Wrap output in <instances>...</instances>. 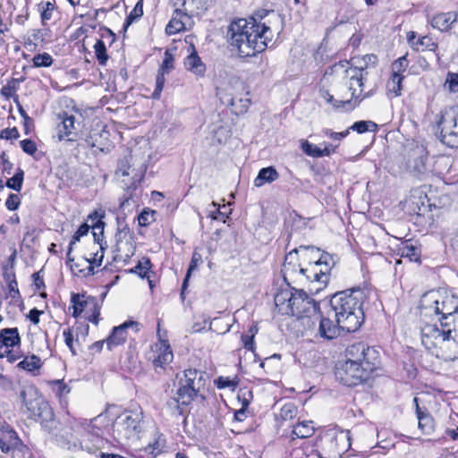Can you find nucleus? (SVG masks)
Listing matches in <instances>:
<instances>
[{
	"label": "nucleus",
	"mask_w": 458,
	"mask_h": 458,
	"mask_svg": "<svg viewBox=\"0 0 458 458\" xmlns=\"http://www.w3.org/2000/svg\"><path fill=\"white\" fill-rule=\"evenodd\" d=\"M409 65V61L407 59V55H403L396 59L392 64V73L393 74H398L400 76H403V73L406 71L407 67Z\"/></svg>",
	"instance_id": "42"
},
{
	"label": "nucleus",
	"mask_w": 458,
	"mask_h": 458,
	"mask_svg": "<svg viewBox=\"0 0 458 458\" xmlns=\"http://www.w3.org/2000/svg\"><path fill=\"white\" fill-rule=\"evenodd\" d=\"M22 357V353L21 352H16L13 349H4L2 350L0 348V359L6 358L7 361L10 363H14Z\"/></svg>",
	"instance_id": "47"
},
{
	"label": "nucleus",
	"mask_w": 458,
	"mask_h": 458,
	"mask_svg": "<svg viewBox=\"0 0 458 458\" xmlns=\"http://www.w3.org/2000/svg\"><path fill=\"white\" fill-rule=\"evenodd\" d=\"M132 325H136V323L132 321L124 322L123 325L114 327L111 335L106 340L109 350L125 342L127 338V328Z\"/></svg>",
	"instance_id": "28"
},
{
	"label": "nucleus",
	"mask_w": 458,
	"mask_h": 458,
	"mask_svg": "<svg viewBox=\"0 0 458 458\" xmlns=\"http://www.w3.org/2000/svg\"><path fill=\"white\" fill-rule=\"evenodd\" d=\"M21 204V199L17 194H10L6 199L5 206L7 209L13 211L16 210Z\"/></svg>",
	"instance_id": "57"
},
{
	"label": "nucleus",
	"mask_w": 458,
	"mask_h": 458,
	"mask_svg": "<svg viewBox=\"0 0 458 458\" xmlns=\"http://www.w3.org/2000/svg\"><path fill=\"white\" fill-rule=\"evenodd\" d=\"M191 53L185 58L184 66L187 71L194 73L198 77H204L206 65L198 55L194 47H191Z\"/></svg>",
	"instance_id": "26"
},
{
	"label": "nucleus",
	"mask_w": 458,
	"mask_h": 458,
	"mask_svg": "<svg viewBox=\"0 0 458 458\" xmlns=\"http://www.w3.org/2000/svg\"><path fill=\"white\" fill-rule=\"evenodd\" d=\"M151 261L148 258H143L141 260L138 262V264L130 269L131 273L137 274L141 278H146L148 282L149 287L153 288V281L149 276V270L151 268Z\"/></svg>",
	"instance_id": "33"
},
{
	"label": "nucleus",
	"mask_w": 458,
	"mask_h": 458,
	"mask_svg": "<svg viewBox=\"0 0 458 458\" xmlns=\"http://www.w3.org/2000/svg\"><path fill=\"white\" fill-rule=\"evenodd\" d=\"M439 138L444 144L458 148V106H448L436 116Z\"/></svg>",
	"instance_id": "7"
},
{
	"label": "nucleus",
	"mask_w": 458,
	"mask_h": 458,
	"mask_svg": "<svg viewBox=\"0 0 458 458\" xmlns=\"http://www.w3.org/2000/svg\"><path fill=\"white\" fill-rule=\"evenodd\" d=\"M421 307L425 315L438 316L437 324H427L421 328L422 344L428 350L436 348L437 357L445 360L458 358V335L454 329V314L458 310V299L447 293L429 292L423 295Z\"/></svg>",
	"instance_id": "1"
},
{
	"label": "nucleus",
	"mask_w": 458,
	"mask_h": 458,
	"mask_svg": "<svg viewBox=\"0 0 458 458\" xmlns=\"http://www.w3.org/2000/svg\"><path fill=\"white\" fill-rule=\"evenodd\" d=\"M143 14L141 2L137 3L134 9L130 13L126 18V26L131 24L137 18H140Z\"/></svg>",
	"instance_id": "52"
},
{
	"label": "nucleus",
	"mask_w": 458,
	"mask_h": 458,
	"mask_svg": "<svg viewBox=\"0 0 458 458\" xmlns=\"http://www.w3.org/2000/svg\"><path fill=\"white\" fill-rule=\"evenodd\" d=\"M20 398L31 416L38 418L42 428L49 434L58 445L67 450L83 449V437L98 435L91 422L86 420H74L70 426L60 428V423L55 419L50 404L38 394L33 386H25L20 393Z\"/></svg>",
	"instance_id": "2"
},
{
	"label": "nucleus",
	"mask_w": 458,
	"mask_h": 458,
	"mask_svg": "<svg viewBox=\"0 0 458 458\" xmlns=\"http://www.w3.org/2000/svg\"><path fill=\"white\" fill-rule=\"evenodd\" d=\"M10 452L13 458H32L30 448L23 445L21 440L18 442V445H14L10 448Z\"/></svg>",
	"instance_id": "39"
},
{
	"label": "nucleus",
	"mask_w": 458,
	"mask_h": 458,
	"mask_svg": "<svg viewBox=\"0 0 458 458\" xmlns=\"http://www.w3.org/2000/svg\"><path fill=\"white\" fill-rule=\"evenodd\" d=\"M269 14H273L274 15L273 12H269L267 10H260V11L256 12L252 17L248 19V21H255V23L257 25L264 24L265 22H267V25L269 26V24H270V21L269 20L263 21Z\"/></svg>",
	"instance_id": "48"
},
{
	"label": "nucleus",
	"mask_w": 458,
	"mask_h": 458,
	"mask_svg": "<svg viewBox=\"0 0 458 458\" xmlns=\"http://www.w3.org/2000/svg\"><path fill=\"white\" fill-rule=\"evenodd\" d=\"M417 47H422L423 50L436 51L437 44L428 36L421 37L416 41ZM418 49V47H416Z\"/></svg>",
	"instance_id": "46"
},
{
	"label": "nucleus",
	"mask_w": 458,
	"mask_h": 458,
	"mask_svg": "<svg viewBox=\"0 0 458 458\" xmlns=\"http://www.w3.org/2000/svg\"><path fill=\"white\" fill-rule=\"evenodd\" d=\"M348 134H349V130H346V131H342V132H335V131H332L330 130H326L325 131V135L329 137L330 139H332L334 140H341L344 137H346Z\"/></svg>",
	"instance_id": "62"
},
{
	"label": "nucleus",
	"mask_w": 458,
	"mask_h": 458,
	"mask_svg": "<svg viewBox=\"0 0 458 458\" xmlns=\"http://www.w3.org/2000/svg\"><path fill=\"white\" fill-rule=\"evenodd\" d=\"M93 47L99 64L105 65L109 58L106 53V42L103 39H98Z\"/></svg>",
	"instance_id": "38"
},
{
	"label": "nucleus",
	"mask_w": 458,
	"mask_h": 458,
	"mask_svg": "<svg viewBox=\"0 0 458 458\" xmlns=\"http://www.w3.org/2000/svg\"><path fill=\"white\" fill-rule=\"evenodd\" d=\"M21 345V337L16 327L0 330V348L13 349Z\"/></svg>",
	"instance_id": "24"
},
{
	"label": "nucleus",
	"mask_w": 458,
	"mask_h": 458,
	"mask_svg": "<svg viewBox=\"0 0 458 458\" xmlns=\"http://www.w3.org/2000/svg\"><path fill=\"white\" fill-rule=\"evenodd\" d=\"M143 412L141 411H124L119 415L114 425V434L118 442L126 445L136 443L142 429Z\"/></svg>",
	"instance_id": "5"
},
{
	"label": "nucleus",
	"mask_w": 458,
	"mask_h": 458,
	"mask_svg": "<svg viewBox=\"0 0 458 458\" xmlns=\"http://www.w3.org/2000/svg\"><path fill=\"white\" fill-rule=\"evenodd\" d=\"M98 34L100 36L99 39H103L106 44L112 45L115 39V34L108 28L106 27H100L98 30Z\"/></svg>",
	"instance_id": "50"
},
{
	"label": "nucleus",
	"mask_w": 458,
	"mask_h": 458,
	"mask_svg": "<svg viewBox=\"0 0 458 458\" xmlns=\"http://www.w3.org/2000/svg\"><path fill=\"white\" fill-rule=\"evenodd\" d=\"M198 397H200L202 400L205 399L204 395L201 394V391H197L194 389V387L190 388L185 385H179L176 392V397L174 398V403H176L178 405L188 406L195 398Z\"/></svg>",
	"instance_id": "23"
},
{
	"label": "nucleus",
	"mask_w": 458,
	"mask_h": 458,
	"mask_svg": "<svg viewBox=\"0 0 458 458\" xmlns=\"http://www.w3.org/2000/svg\"><path fill=\"white\" fill-rule=\"evenodd\" d=\"M55 8V2L42 1L38 4V11L40 13L42 25H47V21L52 20Z\"/></svg>",
	"instance_id": "35"
},
{
	"label": "nucleus",
	"mask_w": 458,
	"mask_h": 458,
	"mask_svg": "<svg viewBox=\"0 0 458 458\" xmlns=\"http://www.w3.org/2000/svg\"><path fill=\"white\" fill-rule=\"evenodd\" d=\"M403 78V76L392 73L390 80L387 81V90L389 93L393 94L394 97H398L401 95L402 82Z\"/></svg>",
	"instance_id": "37"
},
{
	"label": "nucleus",
	"mask_w": 458,
	"mask_h": 458,
	"mask_svg": "<svg viewBox=\"0 0 458 458\" xmlns=\"http://www.w3.org/2000/svg\"><path fill=\"white\" fill-rule=\"evenodd\" d=\"M318 318V335L327 340H332L339 336L340 331L343 330L341 323H337L335 319L333 321L329 317L319 315Z\"/></svg>",
	"instance_id": "17"
},
{
	"label": "nucleus",
	"mask_w": 458,
	"mask_h": 458,
	"mask_svg": "<svg viewBox=\"0 0 458 458\" xmlns=\"http://www.w3.org/2000/svg\"><path fill=\"white\" fill-rule=\"evenodd\" d=\"M206 373L195 369H186L183 377L179 379V385H185L190 388L202 391L206 385Z\"/></svg>",
	"instance_id": "16"
},
{
	"label": "nucleus",
	"mask_w": 458,
	"mask_h": 458,
	"mask_svg": "<svg viewBox=\"0 0 458 458\" xmlns=\"http://www.w3.org/2000/svg\"><path fill=\"white\" fill-rule=\"evenodd\" d=\"M71 301L72 303V316L78 318L85 309L97 307L98 300L95 297L73 293Z\"/></svg>",
	"instance_id": "21"
},
{
	"label": "nucleus",
	"mask_w": 458,
	"mask_h": 458,
	"mask_svg": "<svg viewBox=\"0 0 458 458\" xmlns=\"http://www.w3.org/2000/svg\"><path fill=\"white\" fill-rule=\"evenodd\" d=\"M20 137V133L16 127L6 128L0 132V138L4 140H16Z\"/></svg>",
	"instance_id": "58"
},
{
	"label": "nucleus",
	"mask_w": 458,
	"mask_h": 458,
	"mask_svg": "<svg viewBox=\"0 0 458 458\" xmlns=\"http://www.w3.org/2000/svg\"><path fill=\"white\" fill-rule=\"evenodd\" d=\"M24 172L21 168H18L16 170L15 174L7 180L6 186L10 189H13L16 191H20L21 190L22 182H23Z\"/></svg>",
	"instance_id": "40"
},
{
	"label": "nucleus",
	"mask_w": 458,
	"mask_h": 458,
	"mask_svg": "<svg viewBox=\"0 0 458 458\" xmlns=\"http://www.w3.org/2000/svg\"><path fill=\"white\" fill-rule=\"evenodd\" d=\"M11 276L12 279H10L8 283L9 296L13 299H18L20 297V292L18 289V283L15 278V274L12 272Z\"/></svg>",
	"instance_id": "53"
},
{
	"label": "nucleus",
	"mask_w": 458,
	"mask_h": 458,
	"mask_svg": "<svg viewBox=\"0 0 458 458\" xmlns=\"http://www.w3.org/2000/svg\"><path fill=\"white\" fill-rule=\"evenodd\" d=\"M301 148L305 154L313 157H328L335 153L336 147L332 144H326L324 148H320L317 145L305 141L301 145Z\"/></svg>",
	"instance_id": "29"
},
{
	"label": "nucleus",
	"mask_w": 458,
	"mask_h": 458,
	"mask_svg": "<svg viewBox=\"0 0 458 458\" xmlns=\"http://www.w3.org/2000/svg\"><path fill=\"white\" fill-rule=\"evenodd\" d=\"M370 291L353 288L335 293L330 300V308L343 331L355 332L364 321L363 304Z\"/></svg>",
	"instance_id": "4"
},
{
	"label": "nucleus",
	"mask_w": 458,
	"mask_h": 458,
	"mask_svg": "<svg viewBox=\"0 0 458 458\" xmlns=\"http://www.w3.org/2000/svg\"><path fill=\"white\" fill-rule=\"evenodd\" d=\"M285 301H287V310L285 311L287 314L303 320L312 314H317V303L302 290H294V292L285 293V294L282 293L275 298L276 305L284 304Z\"/></svg>",
	"instance_id": "6"
},
{
	"label": "nucleus",
	"mask_w": 458,
	"mask_h": 458,
	"mask_svg": "<svg viewBox=\"0 0 458 458\" xmlns=\"http://www.w3.org/2000/svg\"><path fill=\"white\" fill-rule=\"evenodd\" d=\"M396 254L406 259L409 262H418L421 256V250L416 242L404 241L398 245Z\"/></svg>",
	"instance_id": "19"
},
{
	"label": "nucleus",
	"mask_w": 458,
	"mask_h": 458,
	"mask_svg": "<svg viewBox=\"0 0 458 458\" xmlns=\"http://www.w3.org/2000/svg\"><path fill=\"white\" fill-rule=\"evenodd\" d=\"M215 384L219 389L230 388L234 390L238 385V381L236 379H231L228 377L221 376L215 380Z\"/></svg>",
	"instance_id": "45"
},
{
	"label": "nucleus",
	"mask_w": 458,
	"mask_h": 458,
	"mask_svg": "<svg viewBox=\"0 0 458 458\" xmlns=\"http://www.w3.org/2000/svg\"><path fill=\"white\" fill-rule=\"evenodd\" d=\"M157 355L153 359V366L157 373L160 374L165 370L166 365L170 364L174 359V354L169 344L165 340H160L155 345Z\"/></svg>",
	"instance_id": "14"
},
{
	"label": "nucleus",
	"mask_w": 458,
	"mask_h": 458,
	"mask_svg": "<svg viewBox=\"0 0 458 458\" xmlns=\"http://www.w3.org/2000/svg\"><path fill=\"white\" fill-rule=\"evenodd\" d=\"M41 367V359L35 354L24 357V359L17 364L18 369L33 374L38 371Z\"/></svg>",
	"instance_id": "31"
},
{
	"label": "nucleus",
	"mask_w": 458,
	"mask_h": 458,
	"mask_svg": "<svg viewBox=\"0 0 458 458\" xmlns=\"http://www.w3.org/2000/svg\"><path fill=\"white\" fill-rule=\"evenodd\" d=\"M332 261V258L327 254V253H322L320 254L319 253V256H318V259H317L314 263L316 264V266L319 267L321 265H325L326 266V270L327 272L329 267H330V262Z\"/></svg>",
	"instance_id": "60"
},
{
	"label": "nucleus",
	"mask_w": 458,
	"mask_h": 458,
	"mask_svg": "<svg viewBox=\"0 0 458 458\" xmlns=\"http://www.w3.org/2000/svg\"><path fill=\"white\" fill-rule=\"evenodd\" d=\"M314 427L312 421H302L297 423L293 429V439L297 438H307L314 434Z\"/></svg>",
	"instance_id": "34"
},
{
	"label": "nucleus",
	"mask_w": 458,
	"mask_h": 458,
	"mask_svg": "<svg viewBox=\"0 0 458 458\" xmlns=\"http://www.w3.org/2000/svg\"><path fill=\"white\" fill-rule=\"evenodd\" d=\"M232 87L224 89H217L216 95L219 97L223 104L231 106L236 114H244L250 106L249 98H238L231 92Z\"/></svg>",
	"instance_id": "12"
},
{
	"label": "nucleus",
	"mask_w": 458,
	"mask_h": 458,
	"mask_svg": "<svg viewBox=\"0 0 458 458\" xmlns=\"http://www.w3.org/2000/svg\"><path fill=\"white\" fill-rule=\"evenodd\" d=\"M165 72H159L156 79V89L152 93L153 98H159L165 84Z\"/></svg>",
	"instance_id": "51"
},
{
	"label": "nucleus",
	"mask_w": 458,
	"mask_h": 458,
	"mask_svg": "<svg viewBox=\"0 0 458 458\" xmlns=\"http://www.w3.org/2000/svg\"><path fill=\"white\" fill-rule=\"evenodd\" d=\"M417 416L419 428L425 433H429L432 429V420L428 414H424L417 405Z\"/></svg>",
	"instance_id": "41"
},
{
	"label": "nucleus",
	"mask_w": 458,
	"mask_h": 458,
	"mask_svg": "<svg viewBox=\"0 0 458 458\" xmlns=\"http://www.w3.org/2000/svg\"><path fill=\"white\" fill-rule=\"evenodd\" d=\"M319 252V249L315 248L314 246L301 245L300 247L293 249L285 257L284 264V273L289 274L290 272H295V266L292 265V262H288V260L293 258V254H300L301 259L303 261H308L309 265L311 266L314 264V261L318 259Z\"/></svg>",
	"instance_id": "11"
},
{
	"label": "nucleus",
	"mask_w": 458,
	"mask_h": 458,
	"mask_svg": "<svg viewBox=\"0 0 458 458\" xmlns=\"http://www.w3.org/2000/svg\"><path fill=\"white\" fill-rule=\"evenodd\" d=\"M431 26L440 31H447L457 21V14L454 13H441L434 15L428 20Z\"/></svg>",
	"instance_id": "25"
},
{
	"label": "nucleus",
	"mask_w": 458,
	"mask_h": 458,
	"mask_svg": "<svg viewBox=\"0 0 458 458\" xmlns=\"http://www.w3.org/2000/svg\"><path fill=\"white\" fill-rule=\"evenodd\" d=\"M349 129H352L358 133H364L369 131H376L377 124L371 121H359L354 123Z\"/></svg>",
	"instance_id": "43"
},
{
	"label": "nucleus",
	"mask_w": 458,
	"mask_h": 458,
	"mask_svg": "<svg viewBox=\"0 0 458 458\" xmlns=\"http://www.w3.org/2000/svg\"><path fill=\"white\" fill-rule=\"evenodd\" d=\"M279 178V174L274 166L265 167L259 170L254 180L256 187H261L265 183H271Z\"/></svg>",
	"instance_id": "30"
},
{
	"label": "nucleus",
	"mask_w": 458,
	"mask_h": 458,
	"mask_svg": "<svg viewBox=\"0 0 458 458\" xmlns=\"http://www.w3.org/2000/svg\"><path fill=\"white\" fill-rule=\"evenodd\" d=\"M427 156L422 149L414 150L406 162V169L413 175L420 177L428 173Z\"/></svg>",
	"instance_id": "15"
},
{
	"label": "nucleus",
	"mask_w": 458,
	"mask_h": 458,
	"mask_svg": "<svg viewBox=\"0 0 458 458\" xmlns=\"http://www.w3.org/2000/svg\"><path fill=\"white\" fill-rule=\"evenodd\" d=\"M201 263H202L201 255L196 251L193 252L189 268L187 270L186 276H185V278L182 282V285L181 297L182 299L184 298V292L188 286V281H189L191 272L194 271Z\"/></svg>",
	"instance_id": "36"
},
{
	"label": "nucleus",
	"mask_w": 458,
	"mask_h": 458,
	"mask_svg": "<svg viewBox=\"0 0 458 458\" xmlns=\"http://www.w3.org/2000/svg\"><path fill=\"white\" fill-rule=\"evenodd\" d=\"M94 230H99V233L97 232H94V242H93V248L98 250L95 252H91L89 254V257H86L84 259V261L88 264H92L97 267L101 266L104 259V251H105V246L102 242L101 237L104 233V223L102 221H98L93 225Z\"/></svg>",
	"instance_id": "13"
},
{
	"label": "nucleus",
	"mask_w": 458,
	"mask_h": 458,
	"mask_svg": "<svg viewBox=\"0 0 458 458\" xmlns=\"http://www.w3.org/2000/svg\"><path fill=\"white\" fill-rule=\"evenodd\" d=\"M15 91V87L12 82H8L4 85L1 89V94L5 98H10L12 94Z\"/></svg>",
	"instance_id": "64"
},
{
	"label": "nucleus",
	"mask_w": 458,
	"mask_h": 458,
	"mask_svg": "<svg viewBox=\"0 0 458 458\" xmlns=\"http://www.w3.org/2000/svg\"><path fill=\"white\" fill-rule=\"evenodd\" d=\"M174 67V56L169 51L165 52V58L161 65V72H169Z\"/></svg>",
	"instance_id": "56"
},
{
	"label": "nucleus",
	"mask_w": 458,
	"mask_h": 458,
	"mask_svg": "<svg viewBox=\"0 0 458 458\" xmlns=\"http://www.w3.org/2000/svg\"><path fill=\"white\" fill-rule=\"evenodd\" d=\"M377 365L368 362H356L346 360L337 369L336 377L347 386H352L366 380L370 373H372Z\"/></svg>",
	"instance_id": "8"
},
{
	"label": "nucleus",
	"mask_w": 458,
	"mask_h": 458,
	"mask_svg": "<svg viewBox=\"0 0 458 458\" xmlns=\"http://www.w3.org/2000/svg\"><path fill=\"white\" fill-rule=\"evenodd\" d=\"M19 438L16 431L8 424L4 423L0 426V448L4 453H9L10 448L18 445Z\"/></svg>",
	"instance_id": "20"
},
{
	"label": "nucleus",
	"mask_w": 458,
	"mask_h": 458,
	"mask_svg": "<svg viewBox=\"0 0 458 458\" xmlns=\"http://www.w3.org/2000/svg\"><path fill=\"white\" fill-rule=\"evenodd\" d=\"M346 76L349 78V91H351V98L340 100L342 106H348L349 109H353L369 93L362 95L363 92V69L350 67L345 70Z\"/></svg>",
	"instance_id": "9"
},
{
	"label": "nucleus",
	"mask_w": 458,
	"mask_h": 458,
	"mask_svg": "<svg viewBox=\"0 0 458 458\" xmlns=\"http://www.w3.org/2000/svg\"><path fill=\"white\" fill-rule=\"evenodd\" d=\"M58 116L61 120L56 128L58 140L60 141L65 139L68 140H73L70 136L72 135L73 131L76 129L75 116L73 114H69L66 112L59 114Z\"/></svg>",
	"instance_id": "18"
},
{
	"label": "nucleus",
	"mask_w": 458,
	"mask_h": 458,
	"mask_svg": "<svg viewBox=\"0 0 458 458\" xmlns=\"http://www.w3.org/2000/svg\"><path fill=\"white\" fill-rule=\"evenodd\" d=\"M319 95L327 103L332 104L335 108L339 109V108H344L346 106H342V104L339 103L340 100H335L334 97L329 93V91L325 89H320Z\"/></svg>",
	"instance_id": "54"
},
{
	"label": "nucleus",
	"mask_w": 458,
	"mask_h": 458,
	"mask_svg": "<svg viewBox=\"0 0 458 458\" xmlns=\"http://www.w3.org/2000/svg\"><path fill=\"white\" fill-rule=\"evenodd\" d=\"M227 38L240 56L246 57L263 52L272 40L273 33L267 22L257 25L255 21L238 19L230 24Z\"/></svg>",
	"instance_id": "3"
},
{
	"label": "nucleus",
	"mask_w": 458,
	"mask_h": 458,
	"mask_svg": "<svg viewBox=\"0 0 458 458\" xmlns=\"http://www.w3.org/2000/svg\"><path fill=\"white\" fill-rule=\"evenodd\" d=\"M20 144L22 150L29 155H33L37 151V146L35 142L31 140H23L21 141Z\"/></svg>",
	"instance_id": "59"
},
{
	"label": "nucleus",
	"mask_w": 458,
	"mask_h": 458,
	"mask_svg": "<svg viewBox=\"0 0 458 458\" xmlns=\"http://www.w3.org/2000/svg\"><path fill=\"white\" fill-rule=\"evenodd\" d=\"M445 84L447 85V87L451 92H457L458 91V73L449 72L447 74Z\"/></svg>",
	"instance_id": "55"
},
{
	"label": "nucleus",
	"mask_w": 458,
	"mask_h": 458,
	"mask_svg": "<svg viewBox=\"0 0 458 458\" xmlns=\"http://www.w3.org/2000/svg\"><path fill=\"white\" fill-rule=\"evenodd\" d=\"M35 67H49L53 64V58L48 53L36 55L32 58Z\"/></svg>",
	"instance_id": "44"
},
{
	"label": "nucleus",
	"mask_w": 458,
	"mask_h": 458,
	"mask_svg": "<svg viewBox=\"0 0 458 458\" xmlns=\"http://www.w3.org/2000/svg\"><path fill=\"white\" fill-rule=\"evenodd\" d=\"M298 267L299 274L305 276L307 280H310L311 282L315 281L324 285L327 284L328 280V275L327 271H324L322 269L318 270V267L316 266L315 263L310 266L309 267H301V265H299Z\"/></svg>",
	"instance_id": "27"
},
{
	"label": "nucleus",
	"mask_w": 458,
	"mask_h": 458,
	"mask_svg": "<svg viewBox=\"0 0 458 458\" xmlns=\"http://www.w3.org/2000/svg\"><path fill=\"white\" fill-rule=\"evenodd\" d=\"M209 0H183L182 7L188 15H198L208 9Z\"/></svg>",
	"instance_id": "32"
},
{
	"label": "nucleus",
	"mask_w": 458,
	"mask_h": 458,
	"mask_svg": "<svg viewBox=\"0 0 458 458\" xmlns=\"http://www.w3.org/2000/svg\"><path fill=\"white\" fill-rule=\"evenodd\" d=\"M348 361L368 362L377 365L379 360L378 352L374 348L368 346L363 342L349 345L345 351Z\"/></svg>",
	"instance_id": "10"
},
{
	"label": "nucleus",
	"mask_w": 458,
	"mask_h": 458,
	"mask_svg": "<svg viewBox=\"0 0 458 458\" xmlns=\"http://www.w3.org/2000/svg\"><path fill=\"white\" fill-rule=\"evenodd\" d=\"M63 335L64 337L65 344L68 346V348L70 349L73 355H75L76 352L73 348V336H72V330L70 328L65 329L63 333Z\"/></svg>",
	"instance_id": "61"
},
{
	"label": "nucleus",
	"mask_w": 458,
	"mask_h": 458,
	"mask_svg": "<svg viewBox=\"0 0 458 458\" xmlns=\"http://www.w3.org/2000/svg\"><path fill=\"white\" fill-rule=\"evenodd\" d=\"M242 342L243 344V347L246 350L253 351L254 350V337L250 336L249 335H242Z\"/></svg>",
	"instance_id": "63"
},
{
	"label": "nucleus",
	"mask_w": 458,
	"mask_h": 458,
	"mask_svg": "<svg viewBox=\"0 0 458 458\" xmlns=\"http://www.w3.org/2000/svg\"><path fill=\"white\" fill-rule=\"evenodd\" d=\"M190 15L187 13L182 12L180 9H175L173 14L172 19L168 22L165 27V32L168 35H174L179 33L181 31L185 30L186 29V21L185 20H189Z\"/></svg>",
	"instance_id": "22"
},
{
	"label": "nucleus",
	"mask_w": 458,
	"mask_h": 458,
	"mask_svg": "<svg viewBox=\"0 0 458 458\" xmlns=\"http://www.w3.org/2000/svg\"><path fill=\"white\" fill-rule=\"evenodd\" d=\"M130 169L131 157H126L119 161L116 174H121L122 176H129L131 174Z\"/></svg>",
	"instance_id": "49"
}]
</instances>
